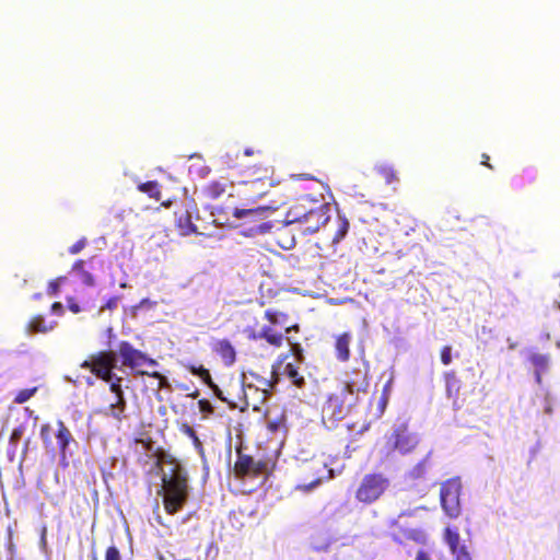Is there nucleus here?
Returning <instances> with one entry per match:
<instances>
[{
    "instance_id": "nucleus-1",
    "label": "nucleus",
    "mask_w": 560,
    "mask_h": 560,
    "mask_svg": "<svg viewBox=\"0 0 560 560\" xmlns=\"http://www.w3.org/2000/svg\"><path fill=\"white\" fill-rule=\"evenodd\" d=\"M244 174H247L248 179L240 183L237 188V196L244 200L255 203L257 200L272 196L278 198L281 194L272 191V188L281 187V189L288 190L289 186L287 183L277 180L273 177V166L266 162H261L255 165H244Z\"/></svg>"
},
{
    "instance_id": "nucleus-2",
    "label": "nucleus",
    "mask_w": 560,
    "mask_h": 560,
    "mask_svg": "<svg viewBox=\"0 0 560 560\" xmlns=\"http://www.w3.org/2000/svg\"><path fill=\"white\" fill-rule=\"evenodd\" d=\"M369 380L366 373H354V376L342 385L338 390L327 395L322 405V421L328 428L335 427L340 420L345 419L349 411V405L346 404V396L368 393Z\"/></svg>"
},
{
    "instance_id": "nucleus-3",
    "label": "nucleus",
    "mask_w": 560,
    "mask_h": 560,
    "mask_svg": "<svg viewBox=\"0 0 560 560\" xmlns=\"http://www.w3.org/2000/svg\"><path fill=\"white\" fill-rule=\"evenodd\" d=\"M161 490L163 506L167 514L178 513L189 498L188 472L184 467H176L161 477Z\"/></svg>"
},
{
    "instance_id": "nucleus-4",
    "label": "nucleus",
    "mask_w": 560,
    "mask_h": 560,
    "mask_svg": "<svg viewBox=\"0 0 560 560\" xmlns=\"http://www.w3.org/2000/svg\"><path fill=\"white\" fill-rule=\"evenodd\" d=\"M289 199V195H280L278 198H271L267 205L253 208H234L232 217L242 220L243 224H248V229L243 231L246 236L266 234L272 229V223L268 221V215L279 209Z\"/></svg>"
},
{
    "instance_id": "nucleus-5",
    "label": "nucleus",
    "mask_w": 560,
    "mask_h": 560,
    "mask_svg": "<svg viewBox=\"0 0 560 560\" xmlns=\"http://www.w3.org/2000/svg\"><path fill=\"white\" fill-rule=\"evenodd\" d=\"M289 358V354L280 355L276 362V364L272 365L271 371V378H265L256 373H249L250 377L255 381V383L245 384V382L241 385V390L243 393V397L240 398L242 406L241 410H244L245 408H248L249 406H253L254 409L257 407L250 402L249 400V392H260V400L264 401L272 392L275 385L279 382V373L278 370L280 365L284 363V361Z\"/></svg>"
},
{
    "instance_id": "nucleus-6",
    "label": "nucleus",
    "mask_w": 560,
    "mask_h": 560,
    "mask_svg": "<svg viewBox=\"0 0 560 560\" xmlns=\"http://www.w3.org/2000/svg\"><path fill=\"white\" fill-rule=\"evenodd\" d=\"M51 425L49 423H44L40 427L39 436L43 442V445L47 453L51 455L56 454V450L58 448L60 459L66 460L68 457V447L71 443L75 444V440L71 433V431L67 428L63 421H57V430L55 433L57 445L52 443L51 439Z\"/></svg>"
},
{
    "instance_id": "nucleus-7",
    "label": "nucleus",
    "mask_w": 560,
    "mask_h": 560,
    "mask_svg": "<svg viewBox=\"0 0 560 560\" xmlns=\"http://www.w3.org/2000/svg\"><path fill=\"white\" fill-rule=\"evenodd\" d=\"M299 474L302 482L295 489L301 492H310L320 485L324 479L332 477V470L319 458L305 460L300 466Z\"/></svg>"
},
{
    "instance_id": "nucleus-8",
    "label": "nucleus",
    "mask_w": 560,
    "mask_h": 560,
    "mask_svg": "<svg viewBox=\"0 0 560 560\" xmlns=\"http://www.w3.org/2000/svg\"><path fill=\"white\" fill-rule=\"evenodd\" d=\"M389 488V479L381 472L364 475L355 491V499L370 505L383 497Z\"/></svg>"
},
{
    "instance_id": "nucleus-9",
    "label": "nucleus",
    "mask_w": 560,
    "mask_h": 560,
    "mask_svg": "<svg viewBox=\"0 0 560 560\" xmlns=\"http://www.w3.org/2000/svg\"><path fill=\"white\" fill-rule=\"evenodd\" d=\"M116 365L117 354L114 351L104 350L90 354L89 358L80 364V368L89 370L102 381H110Z\"/></svg>"
},
{
    "instance_id": "nucleus-10",
    "label": "nucleus",
    "mask_w": 560,
    "mask_h": 560,
    "mask_svg": "<svg viewBox=\"0 0 560 560\" xmlns=\"http://www.w3.org/2000/svg\"><path fill=\"white\" fill-rule=\"evenodd\" d=\"M118 354L121 359V364L133 371L135 374L143 376L148 373L144 366L154 368L158 365L155 359L150 358L147 353L136 349L129 341H120L118 345Z\"/></svg>"
},
{
    "instance_id": "nucleus-11",
    "label": "nucleus",
    "mask_w": 560,
    "mask_h": 560,
    "mask_svg": "<svg viewBox=\"0 0 560 560\" xmlns=\"http://www.w3.org/2000/svg\"><path fill=\"white\" fill-rule=\"evenodd\" d=\"M390 537L398 544H406L413 541L417 544L427 542L425 532L417 526L411 525L404 514H400L397 518L393 520L389 524Z\"/></svg>"
},
{
    "instance_id": "nucleus-12",
    "label": "nucleus",
    "mask_w": 560,
    "mask_h": 560,
    "mask_svg": "<svg viewBox=\"0 0 560 560\" xmlns=\"http://www.w3.org/2000/svg\"><path fill=\"white\" fill-rule=\"evenodd\" d=\"M460 491L462 483L458 478L448 479L441 486V505L450 517L454 518L460 514Z\"/></svg>"
},
{
    "instance_id": "nucleus-13",
    "label": "nucleus",
    "mask_w": 560,
    "mask_h": 560,
    "mask_svg": "<svg viewBox=\"0 0 560 560\" xmlns=\"http://www.w3.org/2000/svg\"><path fill=\"white\" fill-rule=\"evenodd\" d=\"M330 221V205L318 199L300 228L305 234H314Z\"/></svg>"
},
{
    "instance_id": "nucleus-14",
    "label": "nucleus",
    "mask_w": 560,
    "mask_h": 560,
    "mask_svg": "<svg viewBox=\"0 0 560 560\" xmlns=\"http://www.w3.org/2000/svg\"><path fill=\"white\" fill-rule=\"evenodd\" d=\"M318 198L313 197L311 195L301 196L295 200V202L289 208L284 217V224H301L306 219L310 211L316 203Z\"/></svg>"
},
{
    "instance_id": "nucleus-15",
    "label": "nucleus",
    "mask_w": 560,
    "mask_h": 560,
    "mask_svg": "<svg viewBox=\"0 0 560 560\" xmlns=\"http://www.w3.org/2000/svg\"><path fill=\"white\" fill-rule=\"evenodd\" d=\"M262 468L264 464L261 462H255L252 456L243 454L240 448L237 450V459L233 468L236 477H257L261 474Z\"/></svg>"
},
{
    "instance_id": "nucleus-16",
    "label": "nucleus",
    "mask_w": 560,
    "mask_h": 560,
    "mask_svg": "<svg viewBox=\"0 0 560 560\" xmlns=\"http://www.w3.org/2000/svg\"><path fill=\"white\" fill-rule=\"evenodd\" d=\"M443 537L455 560H471L467 547L460 545V536L457 528L446 527Z\"/></svg>"
},
{
    "instance_id": "nucleus-17",
    "label": "nucleus",
    "mask_w": 560,
    "mask_h": 560,
    "mask_svg": "<svg viewBox=\"0 0 560 560\" xmlns=\"http://www.w3.org/2000/svg\"><path fill=\"white\" fill-rule=\"evenodd\" d=\"M393 450L401 454L410 453L417 445L416 438L408 431L406 425H399L392 434Z\"/></svg>"
},
{
    "instance_id": "nucleus-18",
    "label": "nucleus",
    "mask_w": 560,
    "mask_h": 560,
    "mask_svg": "<svg viewBox=\"0 0 560 560\" xmlns=\"http://www.w3.org/2000/svg\"><path fill=\"white\" fill-rule=\"evenodd\" d=\"M212 350L222 359L225 365L231 366L235 363L236 352L228 339L217 340L212 346Z\"/></svg>"
},
{
    "instance_id": "nucleus-19",
    "label": "nucleus",
    "mask_w": 560,
    "mask_h": 560,
    "mask_svg": "<svg viewBox=\"0 0 560 560\" xmlns=\"http://www.w3.org/2000/svg\"><path fill=\"white\" fill-rule=\"evenodd\" d=\"M350 223L345 215L338 214L331 222L329 237L334 244L340 243L349 232Z\"/></svg>"
},
{
    "instance_id": "nucleus-20",
    "label": "nucleus",
    "mask_w": 560,
    "mask_h": 560,
    "mask_svg": "<svg viewBox=\"0 0 560 560\" xmlns=\"http://www.w3.org/2000/svg\"><path fill=\"white\" fill-rule=\"evenodd\" d=\"M176 226L182 235H189L197 231V226L192 223L191 214L185 207H180L175 211Z\"/></svg>"
},
{
    "instance_id": "nucleus-21",
    "label": "nucleus",
    "mask_w": 560,
    "mask_h": 560,
    "mask_svg": "<svg viewBox=\"0 0 560 560\" xmlns=\"http://www.w3.org/2000/svg\"><path fill=\"white\" fill-rule=\"evenodd\" d=\"M528 360L535 369V380L540 385L542 374L548 371L550 357L548 354L534 352L529 355Z\"/></svg>"
},
{
    "instance_id": "nucleus-22",
    "label": "nucleus",
    "mask_w": 560,
    "mask_h": 560,
    "mask_svg": "<svg viewBox=\"0 0 560 560\" xmlns=\"http://www.w3.org/2000/svg\"><path fill=\"white\" fill-rule=\"evenodd\" d=\"M258 336H261V339H264L267 343L275 348L282 347L287 336L282 334L281 331H278L275 326L267 325L264 326L260 331H258Z\"/></svg>"
},
{
    "instance_id": "nucleus-23",
    "label": "nucleus",
    "mask_w": 560,
    "mask_h": 560,
    "mask_svg": "<svg viewBox=\"0 0 560 560\" xmlns=\"http://www.w3.org/2000/svg\"><path fill=\"white\" fill-rule=\"evenodd\" d=\"M443 378L447 397L456 401L462 389V381L454 371L445 372Z\"/></svg>"
},
{
    "instance_id": "nucleus-24",
    "label": "nucleus",
    "mask_w": 560,
    "mask_h": 560,
    "mask_svg": "<svg viewBox=\"0 0 560 560\" xmlns=\"http://www.w3.org/2000/svg\"><path fill=\"white\" fill-rule=\"evenodd\" d=\"M350 342L351 335L349 332H342L336 337L335 349L337 359L341 362H346L350 358Z\"/></svg>"
},
{
    "instance_id": "nucleus-25",
    "label": "nucleus",
    "mask_w": 560,
    "mask_h": 560,
    "mask_svg": "<svg viewBox=\"0 0 560 560\" xmlns=\"http://www.w3.org/2000/svg\"><path fill=\"white\" fill-rule=\"evenodd\" d=\"M153 457L155 458V468L162 471L163 464H168L172 466V469H175L177 466L183 467V465L174 457L172 454L165 452L162 447L158 446L154 450Z\"/></svg>"
},
{
    "instance_id": "nucleus-26",
    "label": "nucleus",
    "mask_w": 560,
    "mask_h": 560,
    "mask_svg": "<svg viewBox=\"0 0 560 560\" xmlns=\"http://www.w3.org/2000/svg\"><path fill=\"white\" fill-rule=\"evenodd\" d=\"M56 323H47L42 315L33 316L27 324L30 334H46L55 327Z\"/></svg>"
},
{
    "instance_id": "nucleus-27",
    "label": "nucleus",
    "mask_w": 560,
    "mask_h": 560,
    "mask_svg": "<svg viewBox=\"0 0 560 560\" xmlns=\"http://www.w3.org/2000/svg\"><path fill=\"white\" fill-rule=\"evenodd\" d=\"M282 374L285 375L289 381L299 388L305 385L304 376L300 373L299 366L289 362L283 366Z\"/></svg>"
},
{
    "instance_id": "nucleus-28",
    "label": "nucleus",
    "mask_w": 560,
    "mask_h": 560,
    "mask_svg": "<svg viewBox=\"0 0 560 560\" xmlns=\"http://www.w3.org/2000/svg\"><path fill=\"white\" fill-rule=\"evenodd\" d=\"M71 271L77 273L85 285L93 287L95 284L93 276L85 269L84 260L79 259L74 261L71 267Z\"/></svg>"
},
{
    "instance_id": "nucleus-29",
    "label": "nucleus",
    "mask_w": 560,
    "mask_h": 560,
    "mask_svg": "<svg viewBox=\"0 0 560 560\" xmlns=\"http://www.w3.org/2000/svg\"><path fill=\"white\" fill-rule=\"evenodd\" d=\"M127 407V401L125 399V396H117L115 397V401L112 402L108 407L109 412L108 415L113 417L114 419L121 421L126 418L125 410Z\"/></svg>"
},
{
    "instance_id": "nucleus-30",
    "label": "nucleus",
    "mask_w": 560,
    "mask_h": 560,
    "mask_svg": "<svg viewBox=\"0 0 560 560\" xmlns=\"http://www.w3.org/2000/svg\"><path fill=\"white\" fill-rule=\"evenodd\" d=\"M226 189L225 183L220 180H211L203 187V194L207 198L218 199Z\"/></svg>"
},
{
    "instance_id": "nucleus-31",
    "label": "nucleus",
    "mask_w": 560,
    "mask_h": 560,
    "mask_svg": "<svg viewBox=\"0 0 560 560\" xmlns=\"http://www.w3.org/2000/svg\"><path fill=\"white\" fill-rule=\"evenodd\" d=\"M389 396H390V384L387 383L384 385V387L382 389V394L377 398L376 408H375V412H374L375 418H381L384 415L386 407L388 405V401H389Z\"/></svg>"
},
{
    "instance_id": "nucleus-32",
    "label": "nucleus",
    "mask_w": 560,
    "mask_h": 560,
    "mask_svg": "<svg viewBox=\"0 0 560 560\" xmlns=\"http://www.w3.org/2000/svg\"><path fill=\"white\" fill-rule=\"evenodd\" d=\"M185 369L192 375L198 376L209 387H213V381L208 369L203 365L196 366L194 364H185Z\"/></svg>"
},
{
    "instance_id": "nucleus-33",
    "label": "nucleus",
    "mask_w": 560,
    "mask_h": 560,
    "mask_svg": "<svg viewBox=\"0 0 560 560\" xmlns=\"http://www.w3.org/2000/svg\"><path fill=\"white\" fill-rule=\"evenodd\" d=\"M138 189L158 201L161 199L160 185L156 180L142 183L138 186Z\"/></svg>"
},
{
    "instance_id": "nucleus-34",
    "label": "nucleus",
    "mask_w": 560,
    "mask_h": 560,
    "mask_svg": "<svg viewBox=\"0 0 560 560\" xmlns=\"http://www.w3.org/2000/svg\"><path fill=\"white\" fill-rule=\"evenodd\" d=\"M265 318L272 326H284L287 324L288 315L278 311L267 310L265 312Z\"/></svg>"
},
{
    "instance_id": "nucleus-35",
    "label": "nucleus",
    "mask_w": 560,
    "mask_h": 560,
    "mask_svg": "<svg viewBox=\"0 0 560 560\" xmlns=\"http://www.w3.org/2000/svg\"><path fill=\"white\" fill-rule=\"evenodd\" d=\"M215 396L221 400L226 402L232 408H240L242 406V402L235 401L234 398L231 397V394L228 393V395H224L223 390H221L217 384L213 383V387H210Z\"/></svg>"
},
{
    "instance_id": "nucleus-36",
    "label": "nucleus",
    "mask_w": 560,
    "mask_h": 560,
    "mask_svg": "<svg viewBox=\"0 0 560 560\" xmlns=\"http://www.w3.org/2000/svg\"><path fill=\"white\" fill-rule=\"evenodd\" d=\"M180 432H183L185 435L192 440V443L196 446V448H198L201 453L203 452L202 443L198 438L196 431L192 429V427H190L187 423H183L180 427Z\"/></svg>"
},
{
    "instance_id": "nucleus-37",
    "label": "nucleus",
    "mask_w": 560,
    "mask_h": 560,
    "mask_svg": "<svg viewBox=\"0 0 560 560\" xmlns=\"http://www.w3.org/2000/svg\"><path fill=\"white\" fill-rule=\"evenodd\" d=\"M36 392L37 387L21 389L16 393L13 401L19 405L24 404L30 400L36 394Z\"/></svg>"
},
{
    "instance_id": "nucleus-38",
    "label": "nucleus",
    "mask_w": 560,
    "mask_h": 560,
    "mask_svg": "<svg viewBox=\"0 0 560 560\" xmlns=\"http://www.w3.org/2000/svg\"><path fill=\"white\" fill-rule=\"evenodd\" d=\"M109 384V390L117 396H124V390L121 386L122 377L113 374V378L110 381H105Z\"/></svg>"
},
{
    "instance_id": "nucleus-39",
    "label": "nucleus",
    "mask_w": 560,
    "mask_h": 560,
    "mask_svg": "<svg viewBox=\"0 0 560 560\" xmlns=\"http://www.w3.org/2000/svg\"><path fill=\"white\" fill-rule=\"evenodd\" d=\"M428 469L427 460L423 459L419 462L412 469L409 471V477L412 479H420L425 476Z\"/></svg>"
},
{
    "instance_id": "nucleus-40",
    "label": "nucleus",
    "mask_w": 560,
    "mask_h": 560,
    "mask_svg": "<svg viewBox=\"0 0 560 560\" xmlns=\"http://www.w3.org/2000/svg\"><path fill=\"white\" fill-rule=\"evenodd\" d=\"M285 341H287V342L290 345V347H291V350H290V351H291V353H292V354H293V355H294L299 361H301V360L303 359V349H302L301 345H300L298 341H295V340L293 339V337H292V336H287Z\"/></svg>"
},
{
    "instance_id": "nucleus-41",
    "label": "nucleus",
    "mask_w": 560,
    "mask_h": 560,
    "mask_svg": "<svg viewBox=\"0 0 560 560\" xmlns=\"http://www.w3.org/2000/svg\"><path fill=\"white\" fill-rule=\"evenodd\" d=\"M66 280V277H58L48 283L47 293L49 295H57L59 292L60 283Z\"/></svg>"
},
{
    "instance_id": "nucleus-42",
    "label": "nucleus",
    "mask_w": 560,
    "mask_h": 560,
    "mask_svg": "<svg viewBox=\"0 0 560 560\" xmlns=\"http://www.w3.org/2000/svg\"><path fill=\"white\" fill-rule=\"evenodd\" d=\"M441 362L444 365H450L452 363V347L443 346L440 351Z\"/></svg>"
},
{
    "instance_id": "nucleus-43",
    "label": "nucleus",
    "mask_w": 560,
    "mask_h": 560,
    "mask_svg": "<svg viewBox=\"0 0 560 560\" xmlns=\"http://www.w3.org/2000/svg\"><path fill=\"white\" fill-rule=\"evenodd\" d=\"M136 443L140 444L145 452L151 453L153 456L154 450H156V447H154L152 439H137Z\"/></svg>"
},
{
    "instance_id": "nucleus-44",
    "label": "nucleus",
    "mask_w": 560,
    "mask_h": 560,
    "mask_svg": "<svg viewBox=\"0 0 560 560\" xmlns=\"http://www.w3.org/2000/svg\"><path fill=\"white\" fill-rule=\"evenodd\" d=\"M144 375H148L152 378L158 380L160 388L168 386L167 378L158 371H153V372L148 371V373H145Z\"/></svg>"
},
{
    "instance_id": "nucleus-45",
    "label": "nucleus",
    "mask_w": 560,
    "mask_h": 560,
    "mask_svg": "<svg viewBox=\"0 0 560 560\" xmlns=\"http://www.w3.org/2000/svg\"><path fill=\"white\" fill-rule=\"evenodd\" d=\"M86 246V238L82 237L79 241H77L74 244H72L68 252L71 255L79 254L84 247Z\"/></svg>"
},
{
    "instance_id": "nucleus-46",
    "label": "nucleus",
    "mask_w": 560,
    "mask_h": 560,
    "mask_svg": "<svg viewBox=\"0 0 560 560\" xmlns=\"http://www.w3.org/2000/svg\"><path fill=\"white\" fill-rule=\"evenodd\" d=\"M283 428H284V422L282 419L270 420L267 423V430L271 433H276Z\"/></svg>"
},
{
    "instance_id": "nucleus-47",
    "label": "nucleus",
    "mask_w": 560,
    "mask_h": 560,
    "mask_svg": "<svg viewBox=\"0 0 560 560\" xmlns=\"http://www.w3.org/2000/svg\"><path fill=\"white\" fill-rule=\"evenodd\" d=\"M381 173L388 184L398 179L393 167H383Z\"/></svg>"
},
{
    "instance_id": "nucleus-48",
    "label": "nucleus",
    "mask_w": 560,
    "mask_h": 560,
    "mask_svg": "<svg viewBox=\"0 0 560 560\" xmlns=\"http://www.w3.org/2000/svg\"><path fill=\"white\" fill-rule=\"evenodd\" d=\"M105 560H121L120 552L115 546H109L105 552Z\"/></svg>"
},
{
    "instance_id": "nucleus-49",
    "label": "nucleus",
    "mask_w": 560,
    "mask_h": 560,
    "mask_svg": "<svg viewBox=\"0 0 560 560\" xmlns=\"http://www.w3.org/2000/svg\"><path fill=\"white\" fill-rule=\"evenodd\" d=\"M119 298L118 296H112L109 298L105 304L102 306V310H109L113 311L118 305Z\"/></svg>"
},
{
    "instance_id": "nucleus-50",
    "label": "nucleus",
    "mask_w": 560,
    "mask_h": 560,
    "mask_svg": "<svg viewBox=\"0 0 560 560\" xmlns=\"http://www.w3.org/2000/svg\"><path fill=\"white\" fill-rule=\"evenodd\" d=\"M198 406H199V409L201 412H206V413L213 412L212 405L207 399H200L198 401Z\"/></svg>"
},
{
    "instance_id": "nucleus-51",
    "label": "nucleus",
    "mask_w": 560,
    "mask_h": 560,
    "mask_svg": "<svg viewBox=\"0 0 560 560\" xmlns=\"http://www.w3.org/2000/svg\"><path fill=\"white\" fill-rule=\"evenodd\" d=\"M67 304H68V308H69L72 313L78 314V313H80V312H81V307H80V305L74 301V299H73V298H69V299L67 300Z\"/></svg>"
},
{
    "instance_id": "nucleus-52",
    "label": "nucleus",
    "mask_w": 560,
    "mask_h": 560,
    "mask_svg": "<svg viewBox=\"0 0 560 560\" xmlns=\"http://www.w3.org/2000/svg\"><path fill=\"white\" fill-rule=\"evenodd\" d=\"M292 331L299 332L300 331V326L298 324H293V325L284 327V332H285L284 336H291Z\"/></svg>"
},
{
    "instance_id": "nucleus-53",
    "label": "nucleus",
    "mask_w": 560,
    "mask_h": 560,
    "mask_svg": "<svg viewBox=\"0 0 560 560\" xmlns=\"http://www.w3.org/2000/svg\"><path fill=\"white\" fill-rule=\"evenodd\" d=\"M490 156L487 153H482L481 155V164L489 170H493V166L490 164Z\"/></svg>"
},
{
    "instance_id": "nucleus-54",
    "label": "nucleus",
    "mask_w": 560,
    "mask_h": 560,
    "mask_svg": "<svg viewBox=\"0 0 560 560\" xmlns=\"http://www.w3.org/2000/svg\"><path fill=\"white\" fill-rule=\"evenodd\" d=\"M290 177L292 179H315V177L310 174H293Z\"/></svg>"
},
{
    "instance_id": "nucleus-55",
    "label": "nucleus",
    "mask_w": 560,
    "mask_h": 560,
    "mask_svg": "<svg viewBox=\"0 0 560 560\" xmlns=\"http://www.w3.org/2000/svg\"><path fill=\"white\" fill-rule=\"evenodd\" d=\"M416 560H431V558L425 551L419 550Z\"/></svg>"
},
{
    "instance_id": "nucleus-56",
    "label": "nucleus",
    "mask_w": 560,
    "mask_h": 560,
    "mask_svg": "<svg viewBox=\"0 0 560 560\" xmlns=\"http://www.w3.org/2000/svg\"><path fill=\"white\" fill-rule=\"evenodd\" d=\"M246 331H248V335L247 337L252 340H257V339H261V336H258V332L255 331L254 329H247Z\"/></svg>"
},
{
    "instance_id": "nucleus-57",
    "label": "nucleus",
    "mask_w": 560,
    "mask_h": 560,
    "mask_svg": "<svg viewBox=\"0 0 560 560\" xmlns=\"http://www.w3.org/2000/svg\"><path fill=\"white\" fill-rule=\"evenodd\" d=\"M51 310H52V312H57V313L61 314V313H62L63 307H62V304H61L60 302H55V303L51 305Z\"/></svg>"
},
{
    "instance_id": "nucleus-58",
    "label": "nucleus",
    "mask_w": 560,
    "mask_h": 560,
    "mask_svg": "<svg viewBox=\"0 0 560 560\" xmlns=\"http://www.w3.org/2000/svg\"><path fill=\"white\" fill-rule=\"evenodd\" d=\"M253 154H254V150H253V149H246V150L244 151V155H246V156H250V155H253Z\"/></svg>"
},
{
    "instance_id": "nucleus-59",
    "label": "nucleus",
    "mask_w": 560,
    "mask_h": 560,
    "mask_svg": "<svg viewBox=\"0 0 560 560\" xmlns=\"http://www.w3.org/2000/svg\"><path fill=\"white\" fill-rule=\"evenodd\" d=\"M18 436H19V432H18V431H14V432L12 433L11 440H13V439H15V438H18Z\"/></svg>"
},
{
    "instance_id": "nucleus-60",
    "label": "nucleus",
    "mask_w": 560,
    "mask_h": 560,
    "mask_svg": "<svg viewBox=\"0 0 560 560\" xmlns=\"http://www.w3.org/2000/svg\"><path fill=\"white\" fill-rule=\"evenodd\" d=\"M198 395H199V390H198V389H196V390L191 394V397H195V398H196V397H198Z\"/></svg>"
},
{
    "instance_id": "nucleus-61",
    "label": "nucleus",
    "mask_w": 560,
    "mask_h": 560,
    "mask_svg": "<svg viewBox=\"0 0 560 560\" xmlns=\"http://www.w3.org/2000/svg\"><path fill=\"white\" fill-rule=\"evenodd\" d=\"M162 206H164V207H166V208H167V207H170V206H171V201H164V202H162Z\"/></svg>"
},
{
    "instance_id": "nucleus-62",
    "label": "nucleus",
    "mask_w": 560,
    "mask_h": 560,
    "mask_svg": "<svg viewBox=\"0 0 560 560\" xmlns=\"http://www.w3.org/2000/svg\"><path fill=\"white\" fill-rule=\"evenodd\" d=\"M557 348H560V340L556 342Z\"/></svg>"
}]
</instances>
